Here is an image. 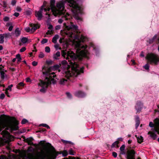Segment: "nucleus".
<instances>
[{
  "label": "nucleus",
  "mask_w": 159,
  "mask_h": 159,
  "mask_svg": "<svg viewBox=\"0 0 159 159\" xmlns=\"http://www.w3.org/2000/svg\"><path fill=\"white\" fill-rule=\"evenodd\" d=\"M60 153H62V155L63 157L66 156L68 154V152L65 150L64 151L62 152H61Z\"/></svg>",
  "instance_id": "nucleus-36"
},
{
  "label": "nucleus",
  "mask_w": 159,
  "mask_h": 159,
  "mask_svg": "<svg viewBox=\"0 0 159 159\" xmlns=\"http://www.w3.org/2000/svg\"><path fill=\"white\" fill-rule=\"evenodd\" d=\"M66 80L64 79H61L60 81V84H64L65 81H66Z\"/></svg>",
  "instance_id": "nucleus-48"
},
{
  "label": "nucleus",
  "mask_w": 159,
  "mask_h": 159,
  "mask_svg": "<svg viewBox=\"0 0 159 159\" xmlns=\"http://www.w3.org/2000/svg\"><path fill=\"white\" fill-rule=\"evenodd\" d=\"M26 81L27 82H29L31 81V79L29 77L27 78L26 79Z\"/></svg>",
  "instance_id": "nucleus-59"
},
{
  "label": "nucleus",
  "mask_w": 159,
  "mask_h": 159,
  "mask_svg": "<svg viewBox=\"0 0 159 159\" xmlns=\"http://www.w3.org/2000/svg\"><path fill=\"white\" fill-rule=\"evenodd\" d=\"M42 12L41 11H35V16L38 18V20H41L42 18Z\"/></svg>",
  "instance_id": "nucleus-17"
},
{
  "label": "nucleus",
  "mask_w": 159,
  "mask_h": 159,
  "mask_svg": "<svg viewBox=\"0 0 159 159\" xmlns=\"http://www.w3.org/2000/svg\"><path fill=\"white\" fill-rule=\"evenodd\" d=\"M26 50V48L25 47H22L21 48L20 50V52H23L25 51Z\"/></svg>",
  "instance_id": "nucleus-52"
},
{
  "label": "nucleus",
  "mask_w": 159,
  "mask_h": 159,
  "mask_svg": "<svg viewBox=\"0 0 159 159\" xmlns=\"http://www.w3.org/2000/svg\"><path fill=\"white\" fill-rule=\"evenodd\" d=\"M5 94H6L7 96L8 97H10V95H9V93H8V90H5Z\"/></svg>",
  "instance_id": "nucleus-60"
},
{
  "label": "nucleus",
  "mask_w": 159,
  "mask_h": 159,
  "mask_svg": "<svg viewBox=\"0 0 159 159\" xmlns=\"http://www.w3.org/2000/svg\"><path fill=\"white\" fill-rule=\"evenodd\" d=\"M4 36L3 34H0V43L1 44L3 43H4Z\"/></svg>",
  "instance_id": "nucleus-29"
},
{
  "label": "nucleus",
  "mask_w": 159,
  "mask_h": 159,
  "mask_svg": "<svg viewBox=\"0 0 159 159\" xmlns=\"http://www.w3.org/2000/svg\"><path fill=\"white\" fill-rule=\"evenodd\" d=\"M7 119L5 121L1 122H0V132L6 127L5 130H3L1 134L3 138H6L7 140L2 138H0V147H2L6 144H9L10 141V134L7 131L10 129L11 132L18 130L19 129L18 125L19 122L14 117L7 116Z\"/></svg>",
  "instance_id": "nucleus-1"
},
{
  "label": "nucleus",
  "mask_w": 159,
  "mask_h": 159,
  "mask_svg": "<svg viewBox=\"0 0 159 159\" xmlns=\"http://www.w3.org/2000/svg\"><path fill=\"white\" fill-rule=\"evenodd\" d=\"M38 64V62L35 61H33L32 62V65L34 66H36Z\"/></svg>",
  "instance_id": "nucleus-54"
},
{
  "label": "nucleus",
  "mask_w": 159,
  "mask_h": 159,
  "mask_svg": "<svg viewBox=\"0 0 159 159\" xmlns=\"http://www.w3.org/2000/svg\"><path fill=\"white\" fill-rule=\"evenodd\" d=\"M148 62L151 64L157 65L159 62V56L153 53H148L146 57Z\"/></svg>",
  "instance_id": "nucleus-5"
},
{
  "label": "nucleus",
  "mask_w": 159,
  "mask_h": 159,
  "mask_svg": "<svg viewBox=\"0 0 159 159\" xmlns=\"http://www.w3.org/2000/svg\"><path fill=\"white\" fill-rule=\"evenodd\" d=\"M48 41V39H43L41 42V44H43L47 43Z\"/></svg>",
  "instance_id": "nucleus-38"
},
{
  "label": "nucleus",
  "mask_w": 159,
  "mask_h": 159,
  "mask_svg": "<svg viewBox=\"0 0 159 159\" xmlns=\"http://www.w3.org/2000/svg\"><path fill=\"white\" fill-rule=\"evenodd\" d=\"M69 154L70 155H74L73 151L72 149H70L69 150Z\"/></svg>",
  "instance_id": "nucleus-51"
},
{
  "label": "nucleus",
  "mask_w": 159,
  "mask_h": 159,
  "mask_svg": "<svg viewBox=\"0 0 159 159\" xmlns=\"http://www.w3.org/2000/svg\"><path fill=\"white\" fill-rule=\"evenodd\" d=\"M112 156L115 158L117 156V153L115 152H113L112 153Z\"/></svg>",
  "instance_id": "nucleus-55"
},
{
  "label": "nucleus",
  "mask_w": 159,
  "mask_h": 159,
  "mask_svg": "<svg viewBox=\"0 0 159 159\" xmlns=\"http://www.w3.org/2000/svg\"><path fill=\"white\" fill-rule=\"evenodd\" d=\"M29 26L31 27V31L32 33L34 32L35 30L40 28V25L38 24H35L30 23Z\"/></svg>",
  "instance_id": "nucleus-13"
},
{
  "label": "nucleus",
  "mask_w": 159,
  "mask_h": 159,
  "mask_svg": "<svg viewBox=\"0 0 159 159\" xmlns=\"http://www.w3.org/2000/svg\"><path fill=\"white\" fill-rule=\"evenodd\" d=\"M148 134L150 135V136L153 140H155L157 138V135L153 132L149 131Z\"/></svg>",
  "instance_id": "nucleus-19"
},
{
  "label": "nucleus",
  "mask_w": 159,
  "mask_h": 159,
  "mask_svg": "<svg viewBox=\"0 0 159 159\" xmlns=\"http://www.w3.org/2000/svg\"><path fill=\"white\" fill-rule=\"evenodd\" d=\"M24 86V83L22 82L19 83L16 86V88L18 89H22V87Z\"/></svg>",
  "instance_id": "nucleus-26"
},
{
  "label": "nucleus",
  "mask_w": 159,
  "mask_h": 159,
  "mask_svg": "<svg viewBox=\"0 0 159 159\" xmlns=\"http://www.w3.org/2000/svg\"><path fill=\"white\" fill-rule=\"evenodd\" d=\"M28 40V38L26 37H23L21 39V41L23 43H26Z\"/></svg>",
  "instance_id": "nucleus-30"
},
{
  "label": "nucleus",
  "mask_w": 159,
  "mask_h": 159,
  "mask_svg": "<svg viewBox=\"0 0 159 159\" xmlns=\"http://www.w3.org/2000/svg\"><path fill=\"white\" fill-rule=\"evenodd\" d=\"M52 61H47V64L48 65H52Z\"/></svg>",
  "instance_id": "nucleus-61"
},
{
  "label": "nucleus",
  "mask_w": 159,
  "mask_h": 159,
  "mask_svg": "<svg viewBox=\"0 0 159 159\" xmlns=\"http://www.w3.org/2000/svg\"><path fill=\"white\" fill-rule=\"evenodd\" d=\"M25 30L27 32H29L31 31V29L30 27H27L25 29Z\"/></svg>",
  "instance_id": "nucleus-56"
},
{
  "label": "nucleus",
  "mask_w": 159,
  "mask_h": 159,
  "mask_svg": "<svg viewBox=\"0 0 159 159\" xmlns=\"http://www.w3.org/2000/svg\"><path fill=\"white\" fill-rule=\"evenodd\" d=\"M46 129L44 128L42 129H39V130L36 131L37 133L38 132H40V133H43L46 131Z\"/></svg>",
  "instance_id": "nucleus-34"
},
{
  "label": "nucleus",
  "mask_w": 159,
  "mask_h": 159,
  "mask_svg": "<svg viewBox=\"0 0 159 159\" xmlns=\"http://www.w3.org/2000/svg\"><path fill=\"white\" fill-rule=\"evenodd\" d=\"M16 3V2L15 0H12L11 1V4L12 6L15 5Z\"/></svg>",
  "instance_id": "nucleus-57"
},
{
  "label": "nucleus",
  "mask_w": 159,
  "mask_h": 159,
  "mask_svg": "<svg viewBox=\"0 0 159 159\" xmlns=\"http://www.w3.org/2000/svg\"><path fill=\"white\" fill-rule=\"evenodd\" d=\"M135 128L136 129H137L139 125L140 122L139 118L138 116H136L135 118Z\"/></svg>",
  "instance_id": "nucleus-22"
},
{
  "label": "nucleus",
  "mask_w": 159,
  "mask_h": 159,
  "mask_svg": "<svg viewBox=\"0 0 159 159\" xmlns=\"http://www.w3.org/2000/svg\"><path fill=\"white\" fill-rule=\"evenodd\" d=\"M90 45L93 48V50L95 51L96 52H98V49L95 46V45L93 43H91Z\"/></svg>",
  "instance_id": "nucleus-33"
},
{
  "label": "nucleus",
  "mask_w": 159,
  "mask_h": 159,
  "mask_svg": "<svg viewBox=\"0 0 159 159\" xmlns=\"http://www.w3.org/2000/svg\"><path fill=\"white\" fill-rule=\"evenodd\" d=\"M55 0H50V7L51 9L53 12L54 10H56V6L55 5Z\"/></svg>",
  "instance_id": "nucleus-20"
},
{
  "label": "nucleus",
  "mask_w": 159,
  "mask_h": 159,
  "mask_svg": "<svg viewBox=\"0 0 159 159\" xmlns=\"http://www.w3.org/2000/svg\"><path fill=\"white\" fill-rule=\"evenodd\" d=\"M119 143V142L118 141H116L115 142L111 145V148H113L115 147L116 146L117 144H118Z\"/></svg>",
  "instance_id": "nucleus-32"
},
{
  "label": "nucleus",
  "mask_w": 159,
  "mask_h": 159,
  "mask_svg": "<svg viewBox=\"0 0 159 159\" xmlns=\"http://www.w3.org/2000/svg\"><path fill=\"white\" fill-rule=\"evenodd\" d=\"M75 95L79 98H83L86 96V94L84 92L80 90L75 92Z\"/></svg>",
  "instance_id": "nucleus-15"
},
{
  "label": "nucleus",
  "mask_w": 159,
  "mask_h": 159,
  "mask_svg": "<svg viewBox=\"0 0 159 159\" xmlns=\"http://www.w3.org/2000/svg\"><path fill=\"white\" fill-rule=\"evenodd\" d=\"M66 27L69 30H72L76 31L78 30V26L76 25H74L72 22H70V24L68 26H66Z\"/></svg>",
  "instance_id": "nucleus-12"
},
{
  "label": "nucleus",
  "mask_w": 159,
  "mask_h": 159,
  "mask_svg": "<svg viewBox=\"0 0 159 159\" xmlns=\"http://www.w3.org/2000/svg\"><path fill=\"white\" fill-rule=\"evenodd\" d=\"M143 103L140 101H137L135 106V108L136 111V114L139 113L143 109Z\"/></svg>",
  "instance_id": "nucleus-8"
},
{
  "label": "nucleus",
  "mask_w": 159,
  "mask_h": 159,
  "mask_svg": "<svg viewBox=\"0 0 159 159\" xmlns=\"http://www.w3.org/2000/svg\"><path fill=\"white\" fill-rule=\"evenodd\" d=\"M12 25V23L11 22L7 23L6 24V26L8 27L9 26Z\"/></svg>",
  "instance_id": "nucleus-64"
},
{
  "label": "nucleus",
  "mask_w": 159,
  "mask_h": 159,
  "mask_svg": "<svg viewBox=\"0 0 159 159\" xmlns=\"http://www.w3.org/2000/svg\"><path fill=\"white\" fill-rule=\"evenodd\" d=\"M44 55L43 53L42 52H41L39 55V57L41 58H43L44 57Z\"/></svg>",
  "instance_id": "nucleus-49"
},
{
  "label": "nucleus",
  "mask_w": 159,
  "mask_h": 159,
  "mask_svg": "<svg viewBox=\"0 0 159 159\" xmlns=\"http://www.w3.org/2000/svg\"><path fill=\"white\" fill-rule=\"evenodd\" d=\"M40 126H43L45 127H46L48 129H49L50 128V127L47 125L45 124H41L40 125Z\"/></svg>",
  "instance_id": "nucleus-37"
},
{
  "label": "nucleus",
  "mask_w": 159,
  "mask_h": 159,
  "mask_svg": "<svg viewBox=\"0 0 159 159\" xmlns=\"http://www.w3.org/2000/svg\"><path fill=\"white\" fill-rule=\"evenodd\" d=\"M26 14L27 15H30L31 13V11L30 10H27L25 11Z\"/></svg>",
  "instance_id": "nucleus-46"
},
{
  "label": "nucleus",
  "mask_w": 159,
  "mask_h": 159,
  "mask_svg": "<svg viewBox=\"0 0 159 159\" xmlns=\"http://www.w3.org/2000/svg\"><path fill=\"white\" fill-rule=\"evenodd\" d=\"M22 10L21 8L19 7H17L16 8V10L20 12Z\"/></svg>",
  "instance_id": "nucleus-62"
},
{
  "label": "nucleus",
  "mask_w": 159,
  "mask_h": 159,
  "mask_svg": "<svg viewBox=\"0 0 159 159\" xmlns=\"http://www.w3.org/2000/svg\"><path fill=\"white\" fill-rule=\"evenodd\" d=\"M66 94L67 95V97L70 98V99H71L72 98V95H71V94L69 92H66Z\"/></svg>",
  "instance_id": "nucleus-41"
},
{
  "label": "nucleus",
  "mask_w": 159,
  "mask_h": 159,
  "mask_svg": "<svg viewBox=\"0 0 159 159\" xmlns=\"http://www.w3.org/2000/svg\"><path fill=\"white\" fill-rule=\"evenodd\" d=\"M144 68L146 70H148L149 69V66L148 63L146 64L144 66H143Z\"/></svg>",
  "instance_id": "nucleus-42"
},
{
  "label": "nucleus",
  "mask_w": 159,
  "mask_h": 159,
  "mask_svg": "<svg viewBox=\"0 0 159 159\" xmlns=\"http://www.w3.org/2000/svg\"><path fill=\"white\" fill-rule=\"evenodd\" d=\"M61 64H59V65H55L53 66H52L50 67L48 69V70L50 72V71L51 70H58V71L59 72H60L61 71V70H60L59 69L61 67Z\"/></svg>",
  "instance_id": "nucleus-14"
},
{
  "label": "nucleus",
  "mask_w": 159,
  "mask_h": 159,
  "mask_svg": "<svg viewBox=\"0 0 159 159\" xmlns=\"http://www.w3.org/2000/svg\"><path fill=\"white\" fill-rule=\"evenodd\" d=\"M155 124V128H154V131L157 133L159 134V118H156L154 120Z\"/></svg>",
  "instance_id": "nucleus-11"
},
{
  "label": "nucleus",
  "mask_w": 159,
  "mask_h": 159,
  "mask_svg": "<svg viewBox=\"0 0 159 159\" xmlns=\"http://www.w3.org/2000/svg\"><path fill=\"white\" fill-rule=\"evenodd\" d=\"M33 140V138L32 137H30L26 139L25 142L27 143L28 145L34 146V144L32 142V141Z\"/></svg>",
  "instance_id": "nucleus-18"
},
{
  "label": "nucleus",
  "mask_w": 159,
  "mask_h": 159,
  "mask_svg": "<svg viewBox=\"0 0 159 159\" xmlns=\"http://www.w3.org/2000/svg\"><path fill=\"white\" fill-rule=\"evenodd\" d=\"M50 71L48 70L45 71H43V75H46V76L45 77V80L47 81H44L45 82L48 83L49 84H51V81H52L53 84H55L54 80L53 78H52V76L50 75Z\"/></svg>",
  "instance_id": "nucleus-6"
},
{
  "label": "nucleus",
  "mask_w": 159,
  "mask_h": 159,
  "mask_svg": "<svg viewBox=\"0 0 159 159\" xmlns=\"http://www.w3.org/2000/svg\"><path fill=\"white\" fill-rule=\"evenodd\" d=\"M13 26H12V25H11V26H10L9 27V28H8V30H9V31H12V29H13Z\"/></svg>",
  "instance_id": "nucleus-63"
},
{
  "label": "nucleus",
  "mask_w": 159,
  "mask_h": 159,
  "mask_svg": "<svg viewBox=\"0 0 159 159\" xmlns=\"http://www.w3.org/2000/svg\"><path fill=\"white\" fill-rule=\"evenodd\" d=\"M2 68H0V74L2 80H3L5 78V73L3 71H2Z\"/></svg>",
  "instance_id": "nucleus-25"
},
{
  "label": "nucleus",
  "mask_w": 159,
  "mask_h": 159,
  "mask_svg": "<svg viewBox=\"0 0 159 159\" xmlns=\"http://www.w3.org/2000/svg\"><path fill=\"white\" fill-rule=\"evenodd\" d=\"M14 33L15 35V36L17 37H19L21 33V32L19 28H17L16 29Z\"/></svg>",
  "instance_id": "nucleus-21"
},
{
  "label": "nucleus",
  "mask_w": 159,
  "mask_h": 159,
  "mask_svg": "<svg viewBox=\"0 0 159 159\" xmlns=\"http://www.w3.org/2000/svg\"><path fill=\"white\" fill-rule=\"evenodd\" d=\"M66 1L67 2L68 5L72 8L71 10L74 14V18L77 20L81 21L82 19L79 16V14H81L82 13L81 7L74 0Z\"/></svg>",
  "instance_id": "nucleus-3"
},
{
  "label": "nucleus",
  "mask_w": 159,
  "mask_h": 159,
  "mask_svg": "<svg viewBox=\"0 0 159 159\" xmlns=\"http://www.w3.org/2000/svg\"><path fill=\"white\" fill-rule=\"evenodd\" d=\"M121 151V152L120 153V155H119V157H121V155L125 154V152L124 151V150L123 151Z\"/></svg>",
  "instance_id": "nucleus-58"
},
{
  "label": "nucleus",
  "mask_w": 159,
  "mask_h": 159,
  "mask_svg": "<svg viewBox=\"0 0 159 159\" xmlns=\"http://www.w3.org/2000/svg\"><path fill=\"white\" fill-rule=\"evenodd\" d=\"M39 85L41 86L42 88L40 90V91L43 93H45L48 88L49 83L45 82L43 81L40 80V83L39 84Z\"/></svg>",
  "instance_id": "nucleus-7"
},
{
  "label": "nucleus",
  "mask_w": 159,
  "mask_h": 159,
  "mask_svg": "<svg viewBox=\"0 0 159 159\" xmlns=\"http://www.w3.org/2000/svg\"><path fill=\"white\" fill-rule=\"evenodd\" d=\"M45 51L46 52H49L50 51V49L49 47L47 46L45 48Z\"/></svg>",
  "instance_id": "nucleus-40"
},
{
  "label": "nucleus",
  "mask_w": 159,
  "mask_h": 159,
  "mask_svg": "<svg viewBox=\"0 0 159 159\" xmlns=\"http://www.w3.org/2000/svg\"><path fill=\"white\" fill-rule=\"evenodd\" d=\"M3 35L4 36V37L6 38H9L11 36V34L9 33H5L3 34Z\"/></svg>",
  "instance_id": "nucleus-31"
},
{
  "label": "nucleus",
  "mask_w": 159,
  "mask_h": 159,
  "mask_svg": "<svg viewBox=\"0 0 159 159\" xmlns=\"http://www.w3.org/2000/svg\"><path fill=\"white\" fill-rule=\"evenodd\" d=\"M10 18L8 16H5L3 18V20L4 21H8L9 20Z\"/></svg>",
  "instance_id": "nucleus-44"
},
{
  "label": "nucleus",
  "mask_w": 159,
  "mask_h": 159,
  "mask_svg": "<svg viewBox=\"0 0 159 159\" xmlns=\"http://www.w3.org/2000/svg\"><path fill=\"white\" fill-rule=\"evenodd\" d=\"M149 126L151 127H154L155 128V124H153L152 122H150L149 123Z\"/></svg>",
  "instance_id": "nucleus-45"
},
{
  "label": "nucleus",
  "mask_w": 159,
  "mask_h": 159,
  "mask_svg": "<svg viewBox=\"0 0 159 159\" xmlns=\"http://www.w3.org/2000/svg\"><path fill=\"white\" fill-rule=\"evenodd\" d=\"M28 122V121L27 120L25 119H24L22 120L21 123L22 124H24Z\"/></svg>",
  "instance_id": "nucleus-39"
},
{
  "label": "nucleus",
  "mask_w": 159,
  "mask_h": 159,
  "mask_svg": "<svg viewBox=\"0 0 159 159\" xmlns=\"http://www.w3.org/2000/svg\"><path fill=\"white\" fill-rule=\"evenodd\" d=\"M65 2L61 1L57 2L56 3V10H54L53 12L55 14V15L60 16L64 15L66 10H65Z\"/></svg>",
  "instance_id": "nucleus-4"
},
{
  "label": "nucleus",
  "mask_w": 159,
  "mask_h": 159,
  "mask_svg": "<svg viewBox=\"0 0 159 159\" xmlns=\"http://www.w3.org/2000/svg\"><path fill=\"white\" fill-rule=\"evenodd\" d=\"M137 139L138 143L140 144L143 142V138L141 136L140 137H137Z\"/></svg>",
  "instance_id": "nucleus-28"
},
{
  "label": "nucleus",
  "mask_w": 159,
  "mask_h": 159,
  "mask_svg": "<svg viewBox=\"0 0 159 159\" xmlns=\"http://www.w3.org/2000/svg\"><path fill=\"white\" fill-rule=\"evenodd\" d=\"M13 85L12 84H11L9 86H8V88H7L6 90H9L10 91H11V88L13 87Z\"/></svg>",
  "instance_id": "nucleus-43"
},
{
  "label": "nucleus",
  "mask_w": 159,
  "mask_h": 159,
  "mask_svg": "<svg viewBox=\"0 0 159 159\" xmlns=\"http://www.w3.org/2000/svg\"><path fill=\"white\" fill-rule=\"evenodd\" d=\"M16 58L17 59V63L19 64L21 61L22 59L20 55L19 54H18L16 55Z\"/></svg>",
  "instance_id": "nucleus-27"
},
{
  "label": "nucleus",
  "mask_w": 159,
  "mask_h": 159,
  "mask_svg": "<svg viewBox=\"0 0 159 159\" xmlns=\"http://www.w3.org/2000/svg\"><path fill=\"white\" fill-rule=\"evenodd\" d=\"M60 56V52L57 51L56 54H54L53 55V58L56 60L58 59V57Z\"/></svg>",
  "instance_id": "nucleus-24"
},
{
  "label": "nucleus",
  "mask_w": 159,
  "mask_h": 159,
  "mask_svg": "<svg viewBox=\"0 0 159 159\" xmlns=\"http://www.w3.org/2000/svg\"><path fill=\"white\" fill-rule=\"evenodd\" d=\"M62 141L63 143H64L66 144H68V143H69V144H72V145H73V143H72V142H71L70 141H66V140H62Z\"/></svg>",
  "instance_id": "nucleus-35"
},
{
  "label": "nucleus",
  "mask_w": 159,
  "mask_h": 159,
  "mask_svg": "<svg viewBox=\"0 0 159 159\" xmlns=\"http://www.w3.org/2000/svg\"><path fill=\"white\" fill-rule=\"evenodd\" d=\"M45 141H40L39 143V144L40 145H41L42 146H43L44 145V142Z\"/></svg>",
  "instance_id": "nucleus-53"
},
{
  "label": "nucleus",
  "mask_w": 159,
  "mask_h": 159,
  "mask_svg": "<svg viewBox=\"0 0 159 159\" xmlns=\"http://www.w3.org/2000/svg\"><path fill=\"white\" fill-rule=\"evenodd\" d=\"M61 55L62 57L66 58V60H69V57H72V55L70 54V51H67L66 50H62L61 52Z\"/></svg>",
  "instance_id": "nucleus-10"
},
{
  "label": "nucleus",
  "mask_w": 159,
  "mask_h": 159,
  "mask_svg": "<svg viewBox=\"0 0 159 159\" xmlns=\"http://www.w3.org/2000/svg\"><path fill=\"white\" fill-rule=\"evenodd\" d=\"M59 38V36L58 34L55 35L53 38L52 39V42L54 43H56L57 42V40Z\"/></svg>",
  "instance_id": "nucleus-23"
},
{
  "label": "nucleus",
  "mask_w": 159,
  "mask_h": 159,
  "mask_svg": "<svg viewBox=\"0 0 159 159\" xmlns=\"http://www.w3.org/2000/svg\"><path fill=\"white\" fill-rule=\"evenodd\" d=\"M5 97V95L3 93H1L0 95V99H3Z\"/></svg>",
  "instance_id": "nucleus-50"
},
{
  "label": "nucleus",
  "mask_w": 159,
  "mask_h": 159,
  "mask_svg": "<svg viewBox=\"0 0 159 159\" xmlns=\"http://www.w3.org/2000/svg\"><path fill=\"white\" fill-rule=\"evenodd\" d=\"M125 145H122L120 148V151H123L125 150Z\"/></svg>",
  "instance_id": "nucleus-47"
},
{
  "label": "nucleus",
  "mask_w": 159,
  "mask_h": 159,
  "mask_svg": "<svg viewBox=\"0 0 159 159\" xmlns=\"http://www.w3.org/2000/svg\"><path fill=\"white\" fill-rule=\"evenodd\" d=\"M87 47V46H86V48H84V46H83V47L84 48V49L80 51L78 49L77 51V54L75 57V58L73 60L71 61L70 62V64L71 66L72 71L75 73H76L77 75H79L81 73H84V66H80L76 61L77 60L80 61H81L83 57L86 58L87 59H89L88 56L89 53L86 49Z\"/></svg>",
  "instance_id": "nucleus-2"
},
{
  "label": "nucleus",
  "mask_w": 159,
  "mask_h": 159,
  "mask_svg": "<svg viewBox=\"0 0 159 159\" xmlns=\"http://www.w3.org/2000/svg\"><path fill=\"white\" fill-rule=\"evenodd\" d=\"M136 152L133 149L128 150L127 154V159H135Z\"/></svg>",
  "instance_id": "nucleus-9"
},
{
  "label": "nucleus",
  "mask_w": 159,
  "mask_h": 159,
  "mask_svg": "<svg viewBox=\"0 0 159 159\" xmlns=\"http://www.w3.org/2000/svg\"><path fill=\"white\" fill-rule=\"evenodd\" d=\"M46 147H50L52 149H53L54 151V154L55 156V158H56L57 156L59 154H61V153H60L58 152H57L55 151V148L51 145V144L49 143H46Z\"/></svg>",
  "instance_id": "nucleus-16"
}]
</instances>
